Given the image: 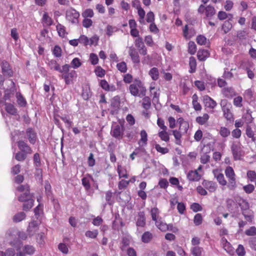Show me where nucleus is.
Returning <instances> with one entry per match:
<instances>
[{"instance_id":"obj_1","label":"nucleus","mask_w":256,"mask_h":256,"mask_svg":"<svg viewBox=\"0 0 256 256\" xmlns=\"http://www.w3.org/2000/svg\"><path fill=\"white\" fill-rule=\"evenodd\" d=\"M10 244L14 247L18 252L16 254V256H26V254H32L35 251L33 246L28 244L26 245L23 248L22 252L19 251L22 245V242L18 240H14L13 241H11Z\"/></svg>"},{"instance_id":"obj_2","label":"nucleus","mask_w":256,"mask_h":256,"mask_svg":"<svg viewBox=\"0 0 256 256\" xmlns=\"http://www.w3.org/2000/svg\"><path fill=\"white\" fill-rule=\"evenodd\" d=\"M130 93L134 96H138L142 98L145 96L146 88L142 82L139 80H135L134 82L130 86Z\"/></svg>"},{"instance_id":"obj_3","label":"nucleus","mask_w":256,"mask_h":256,"mask_svg":"<svg viewBox=\"0 0 256 256\" xmlns=\"http://www.w3.org/2000/svg\"><path fill=\"white\" fill-rule=\"evenodd\" d=\"M18 200L24 202L23 205V210H28L32 208L34 204V200L32 198V196L30 192H24L18 197Z\"/></svg>"},{"instance_id":"obj_4","label":"nucleus","mask_w":256,"mask_h":256,"mask_svg":"<svg viewBox=\"0 0 256 256\" xmlns=\"http://www.w3.org/2000/svg\"><path fill=\"white\" fill-rule=\"evenodd\" d=\"M225 174L228 180V188L231 190H234L236 186V174L233 168L231 166H228L225 170Z\"/></svg>"},{"instance_id":"obj_5","label":"nucleus","mask_w":256,"mask_h":256,"mask_svg":"<svg viewBox=\"0 0 256 256\" xmlns=\"http://www.w3.org/2000/svg\"><path fill=\"white\" fill-rule=\"evenodd\" d=\"M220 104L224 118L228 120L232 121L234 118L231 111L232 106L230 103L226 100H221Z\"/></svg>"},{"instance_id":"obj_6","label":"nucleus","mask_w":256,"mask_h":256,"mask_svg":"<svg viewBox=\"0 0 256 256\" xmlns=\"http://www.w3.org/2000/svg\"><path fill=\"white\" fill-rule=\"evenodd\" d=\"M198 12L200 14H203L204 13L206 18L210 19L216 12V10L214 7L212 6L208 5L206 7L203 5L200 4L198 8Z\"/></svg>"},{"instance_id":"obj_7","label":"nucleus","mask_w":256,"mask_h":256,"mask_svg":"<svg viewBox=\"0 0 256 256\" xmlns=\"http://www.w3.org/2000/svg\"><path fill=\"white\" fill-rule=\"evenodd\" d=\"M79 17V12L72 8H70L66 11V20L73 24H78Z\"/></svg>"},{"instance_id":"obj_8","label":"nucleus","mask_w":256,"mask_h":256,"mask_svg":"<svg viewBox=\"0 0 256 256\" xmlns=\"http://www.w3.org/2000/svg\"><path fill=\"white\" fill-rule=\"evenodd\" d=\"M231 150L235 160L240 159L242 154V147L240 142H234L231 146Z\"/></svg>"},{"instance_id":"obj_9","label":"nucleus","mask_w":256,"mask_h":256,"mask_svg":"<svg viewBox=\"0 0 256 256\" xmlns=\"http://www.w3.org/2000/svg\"><path fill=\"white\" fill-rule=\"evenodd\" d=\"M124 130L122 126L114 124L112 126L110 134L113 137L120 140L122 137Z\"/></svg>"},{"instance_id":"obj_10","label":"nucleus","mask_w":256,"mask_h":256,"mask_svg":"<svg viewBox=\"0 0 256 256\" xmlns=\"http://www.w3.org/2000/svg\"><path fill=\"white\" fill-rule=\"evenodd\" d=\"M40 224V222L38 220H33L29 224L27 228V232L30 236L34 235L38 230Z\"/></svg>"},{"instance_id":"obj_11","label":"nucleus","mask_w":256,"mask_h":256,"mask_svg":"<svg viewBox=\"0 0 256 256\" xmlns=\"http://www.w3.org/2000/svg\"><path fill=\"white\" fill-rule=\"evenodd\" d=\"M221 244L223 248L226 252L230 256H233L235 254V250L232 246V244L227 240L222 238L221 240Z\"/></svg>"},{"instance_id":"obj_12","label":"nucleus","mask_w":256,"mask_h":256,"mask_svg":"<svg viewBox=\"0 0 256 256\" xmlns=\"http://www.w3.org/2000/svg\"><path fill=\"white\" fill-rule=\"evenodd\" d=\"M212 173L215 178H216L218 183L222 186H226L227 182L225 180L224 174L220 172L218 169L214 170Z\"/></svg>"},{"instance_id":"obj_13","label":"nucleus","mask_w":256,"mask_h":256,"mask_svg":"<svg viewBox=\"0 0 256 256\" xmlns=\"http://www.w3.org/2000/svg\"><path fill=\"white\" fill-rule=\"evenodd\" d=\"M128 54L130 56L133 62L136 64H138L140 62V58L138 52L134 47L130 46L129 48Z\"/></svg>"},{"instance_id":"obj_14","label":"nucleus","mask_w":256,"mask_h":256,"mask_svg":"<svg viewBox=\"0 0 256 256\" xmlns=\"http://www.w3.org/2000/svg\"><path fill=\"white\" fill-rule=\"evenodd\" d=\"M204 188L210 192H214L217 188V184L215 182L204 180L202 183Z\"/></svg>"},{"instance_id":"obj_15","label":"nucleus","mask_w":256,"mask_h":256,"mask_svg":"<svg viewBox=\"0 0 256 256\" xmlns=\"http://www.w3.org/2000/svg\"><path fill=\"white\" fill-rule=\"evenodd\" d=\"M203 100L205 106L210 108H214L217 105L216 102L208 96H204Z\"/></svg>"},{"instance_id":"obj_16","label":"nucleus","mask_w":256,"mask_h":256,"mask_svg":"<svg viewBox=\"0 0 256 256\" xmlns=\"http://www.w3.org/2000/svg\"><path fill=\"white\" fill-rule=\"evenodd\" d=\"M18 146L19 149L26 154H31L32 152L31 148L22 140L19 141Z\"/></svg>"},{"instance_id":"obj_17","label":"nucleus","mask_w":256,"mask_h":256,"mask_svg":"<svg viewBox=\"0 0 256 256\" xmlns=\"http://www.w3.org/2000/svg\"><path fill=\"white\" fill-rule=\"evenodd\" d=\"M6 235L12 236V235H16L20 238L22 240H26L27 238V234L24 232H18L14 230H9L6 232Z\"/></svg>"},{"instance_id":"obj_18","label":"nucleus","mask_w":256,"mask_h":256,"mask_svg":"<svg viewBox=\"0 0 256 256\" xmlns=\"http://www.w3.org/2000/svg\"><path fill=\"white\" fill-rule=\"evenodd\" d=\"M136 224L138 226L144 227L146 225V218L144 212H140L138 214Z\"/></svg>"},{"instance_id":"obj_19","label":"nucleus","mask_w":256,"mask_h":256,"mask_svg":"<svg viewBox=\"0 0 256 256\" xmlns=\"http://www.w3.org/2000/svg\"><path fill=\"white\" fill-rule=\"evenodd\" d=\"M205 148V146L202 148L200 156V162L203 164L208 163L210 159V156L208 154V153L210 152V150L209 148L208 150L204 152Z\"/></svg>"},{"instance_id":"obj_20","label":"nucleus","mask_w":256,"mask_h":256,"mask_svg":"<svg viewBox=\"0 0 256 256\" xmlns=\"http://www.w3.org/2000/svg\"><path fill=\"white\" fill-rule=\"evenodd\" d=\"M100 86L104 90L107 91L114 92L116 90V86L114 85L109 84L105 80H100Z\"/></svg>"},{"instance_id":"obj_21","label":"nucleus","mask_w":256,"mask_h":256,"mask_svg":"<svg viewBox=\"0 0 256 256\" xmlns=\"http://www.w3.org/2000/svg\"><path fill=\"white\" fill-rule=\"evenodd\" d=\"M187 178L190 181H198L200 178V175L197 170H192L188 174Z\"/></svg>"},{"instance_id":"obj_22","label":"nucleus","mask_w":256,"mask_h":256,"mask_svg":"<svg viewBox=\"0 0 256 256\" xmlns=\"http://www.w3.org/2000/svg\"><path fill=\"white\" fill-rule=\"evenodd\" d=\"M155 224L158 228L162 232L168 231V226L166 222L162 220V218H160L158 220L155 222Z\"/></svg>"},{"instance_id":"obj_23","label":"nucleus","mask_w":256,"mask_h":256,"mask_svg":"<svg viewBox=\"0 0 256 256\" xmlns=\"http://www.w3.org/2000/svg\"><path fill=\"white\" fill-rule=\"evenodd\" d=\"M2 68L3 74L5 75L11 76L12 74V71L10 68V65L6 62H2Z\"/></svg>"},{"instance_id":"obj_24","label":"nucleus","mask_w":256,"mask_h":256,"mask_svg":"<svg viewBox=\"0 0 256 256\" xmlns=\"http://www.w3.org/2000/svg\"><path fill=\"white\" fill-rule=\"evenodd\" d=\"M198 59L200 61H204L209 56V53L206 50H200L197 54Z\"/></svg>"},{"instance_id":"obj_25","label":"nucleus","mask_w":256,"mask_h":256,"mask_svg":"<svg viewBox=\"0 0 256 256\" xmlns=\"http://www.w3.org/2000/svg\"><path fill=\"white\" fill-rule=\"evenodd\" d=\"M26 135L28 138L29 142L34 144L36 141V134L32 128H28L26 130Z\"/></svg>"},{"instance_id":"obj_26","label":"nucleus","mask_w":256,"mask_h":256,"mask_svg":"<svg viewBox=\"0 0 256 256\" xmlns=\"http://www.w3.org/2000/svg\"><path fill=\"white\" fill-rule=\"evenodd\" d=\"M12 86L10 89L6 90L4 92V100H9L10 98L11 97L12 95L14 94V92L15 90L14 88V83L12 82H10Z\"/></svg>"},{"instance_id":"obj_27","label":"nucleus","mask_w":256,"mask_h":256,"mask_svg":"<svg viewBox=\"0 0 256 256\" xmlns=\"http://www.w3.org/2000/svg\"><path fill=\"white\" fill-rule=\"evenodd\" d=\"M140 139L138 142V144L142 146L146 144L147 140H148V134L146 132V130H142L140 133Z\"/></svg>"},{"instance_id":"obj_28","label":"nucleus","mask_w":256,"mask_h":256,"mask_svg":"<svg viewBox=\"0 0 256 256\" xmlns=\"http://www.w3.org/2000/svg\"><path fill=\"white\" fill-rule=\"evenodd\" d=\"M149 75L154 80H156L159 78V71L158 68H152L148 72Z\"/></svg>"},{"instance_id":"obj_29","label":"nucleus","mask_w":256,"mask_h":256,"mask_svg":"<svg viewBox=\"0 0 256 256\" xmlns=\"http://www.w3.org/2000/svg\"><path fill=\"white\" fill-rule=\"evenodd\" d=\"M160 212L157 208H153L150 210V214L152 220L155 222L158 220Z\"/></svg>"},{"instance_id":"obj_30","label":"nucleus","mask_w":256,"mask_h":256,"mask_svg":"<svg viewBox=\"0 0 256 256\" xmlns=\"http://www.w3.org/2000/svg\"><path fill=\"white\" fill-rule=\"evenodd\" d=\"M48 64L50 70H54L58 72V70H60V65L56 60H48Z\"/></svg>"},{"instance_id":"obj_31","label":"nucleus","mask_w":256,"mask_h":256,"mask_svg":"<svg viewBox=\"0 0 256 256\" xmlns=\"http://www.w3.org/2000/svg\"><path fill=\"white\" fill-rule=\"evenodd\" d=\"M203 248L199 246H192L190 248L191 254L193 256H201Z\"/></svg>"},{"instance_id":"obj_32","label":"nucleus","mask_w":256,"mask_h":256,"mask_svg":"<svg viewBox=\"0 0 256 256\" xmlns=\"http://www.w3.org/2000/svg\"><path fill=\"white\" fill-rule=\"evenodd\" d=\"M230 18L226 20L222 26V30H224V34L228 33L232 28V24L230 20Z\"/></svg>"},{"instance_id":"obj_33","label":"nucleus","mask_w":256,"mask_h":256,"mask_svg":"<svg viewBox=\"0 0 256 256\" xmlns=\"http://www.w3.org/2000/svg\"><path fill=\"white\" fill-rule=\"evenodd\" d=\"M60 119L66 124V128L70 129L72 124V122L70 120V116L67 115H63L60 116Z\"/></svg>"},{"instance_id":"obj_34","label":"nucleus","mask_w":256,"mask_h":256,"mask_svg":"<svg viewBox=\"0 0 256 256\" xmlns=\"http://www.w3.org/2000/svg\"><path fill=\"white\" fill-rule=\"evenodd\" d=\"M238 204L242 211L248 210L250 208L248 202L246 200L242 198L239 200Z\"/></svg>"},{"instance_id":"obj_35","label":"nucleus","mask_w":256,"mask_h":256,"mask_svg":"<svg viewBox=\"0 0 256 256\" xmlns=\"http://www.w3.org/2000/svg\"><path fill=\"white\" fill-rule=\"evenodd\" d=\"M118 174L120 178H127L128 177V174H127L126 169L122 166L120 165H118Z\"/></svg>"},{"instance_id":"obj_36","label":"nucleus","mask_w":256,"mask_h":256,"mask_svg":"<svg viewBox=\"0 0 256 256\" xmlns=\"http://www.w3.org/2000/svg\"><path fill=\"white\" fill-rule=\"evenodd\" d=\"M209 118V116L207 114H204L202 116H198L196 118V122L202 125L206 122Z\"/></svg>"},{"instance_id":"obj_37","label":"nucleus","mask_w":256,"mask_h":256,"mask_svg":"<svg viewBox=\"0 0 256 256\" xmlns=\"http://www.w3.org/2000/svg\"><path fill=\"white\" fill-rule=\"evenodd\" d=\"M172 134L176 139L175 143L178 145H180L182 143V134L180 131L177 130H172Z\"/></svg>"},{"instance_id":"obj_38","label":"nucleus","mask_w":256,"mask_h":256,"mask_svg":"<svg viewBox=\"0 0 256 256\" xmlns=\"http://www.w3.org/2000/svg\"><path fill=\"white\" fill-rule=\"evenodd\" d=\"M152 238V234L149 232H144L142 236V240L144 243L149 242Z\"/></svg>"},{"instance_id":"obj_39","label":"nucleus","mask_w":256,"mask_h":256,"mask_svg":"<svg viewBox=\"0 0 256 256\" xmlns=\"http://www.w3.org/2000/svg\"><path fill=\"white\" fill-rule=\"evenodd\" d=\"M26 218V214L24 212H20L16 214L13 217V220L16 222H18L24 220Z\"/></svg>"},{"instance_id":"obj_40","label":"nucleus","mask_w":256,"mask_h":256,"mask_svg":"<svg viewBox=\"0 0 256 256\" xmlns=\"http://www.w3.org/2000/svg\"><path fill=\"white\" fill-rule=\"evenodd\" d=\"M6 106V110L9 114L14 115L16 113V109L14 108V106L8 103H5Z\"/></svg>"},{"instance_id":"obj_41","label":"nucleus","mask_w":256,"mask_h":256,"mask_svg":"<svg viewBox=\"0 0 256 256\" xmlns=\"http://www.w3.org/2000/svg\"><path fill=\"white\" fill-rule=\"evenodd\" d=\"M218 18L220 20H224L228 18L232 19V16L231 14H227L225 12L220 11L218 14Z\"/></svg>"},{"instance_id":"obj_42","label":"nucleus","mask_w":256,"mask_h":256,"mask_svg":"<svg viewBox=\"0 0 256 256\" xmlns=\"http://www.w3.org/2000/svg\"><path fill=\"white\" fill-rule=\"evenodd\" d=\"M158 135L160 139L164 142H167L170 140L169 135L168 132H166V130H162L160 132H159Z\"/></svg>"},{"instance_id":"obj_43","label":"nucleus","mask_w":256,"mask_h":256,"mask_svg":"<svg viewBox=\"0 0 256 256\" xmlns=\"http://www.w3.org/2000/svg\"><path fill=\"white\" fill-rule=\"evenodd\" d=\"M222 93L226 97L230 98L234 94V92L232 88H226L222 90Z\"/></svg>"},{"instance_id":"obj_44","label":"nucleus","mask_w":256,"mask_h":256,"mask_svg":"<svg viewBox=\"0 0 256 256\" xmlns=\"http://www.w3.org/2000/svg\"><path fill=\"white\" fill-rule=\"evenodd\" d=\"M142 108L145 110H148L151 106L150 99L148 96H146L142 99Z\"/></svg>"},{"instance_id":"obj_45","label":"nucleus","mask_w":256,"mask_h":256,"mask_svg":"<svg viewBox=\"0 0 256 256\" xmlns=\"http://www.w3.org/2000/svg\"><path fill=\"white\" fill-rule=\"evenodd\" d=\"M242 214L248 222H252L254 219L252 212L243 211L242 212Z\"/></svg>"},{"instance_id":"obj_46","label":"nucleus","mask_w":256,"mask_h":256,"mask_svg":"<svg viewBox=\"0 0 256 256\" xmlns=\"http://www.w3.org/2000/svg\"><path fill=\"white\" fill-rule=\"evenodd\" d=\"M219 134L223 138H226L230 135V132L228 128L223 126L220 128Z\"/></svg>"},{"instance_id":"obj_47","label":"nucleus","mask_w":256,"mask_h":256,"mask_svg":"<svg viewBox=\"0 0 256 256\" xmlns=\"http://www.w3.org/2000/svg\"><path fill=\"white\" fill-rule=\"evenodd\" d=\"M56 30L58 34L61 37H64L66 35L65 27L62 24H58L56 26Z\"/></svg>"},{"instance_id":"obj_48","label":"nucleus","mask_w":256,"mask_h":256,"mask_svg":"<svg viewBox=\"0 0 256 256\" xmlns=\"http://www.w3.org/2000/svg\"><path fill=\"white\" fill-rule=\"evenodd\" d=\"M28 154L22 151L17 152L15 155V158L18 161H24L26 158Z\"/></svg>"},{"instance_id":"obj_49","label":"nucleus","mask_w":256,"mask_h":256,"mask_svg":"<svg viewBox=\"0 0 256 256\" xmlns=\"http://www.w3.org/2000/svg\"><path fill=\"white\" fill-rule=\"evenodd\" d=\"M196 50V46L194 42H188V52L191 54H194Z\"/></svg>"},{"instance_id":"obj_50","label":"nucleus","mask_w":256,"mask_h":256,"mask_svg":"<svg viewBox=\"0 0 256 256\" xmlns=\"http://www.w3.org/2000/svg\"><path fill=\"white\" fill-rule=\"evenodd\" d=\"M16 98L18 104L21 106H25V105L26 104V100L22 96V95L20 93H17Z\"/></svg>"},{"instance_id":"obj_51","label":"nucleus","mask_w":256,"mask_h":256,"mask_svg":"<svg viewBox=\"0 0 256 256\" xmlns=\"http://www.w3.org/2000/svg\"><path fill=\"white\" fill-rule=\"evenodd\" d=\"M246 134L248 138H252V142H254L256 140L254 132L250 126H248L246 128Z\"/></svg>"},{"instance_id":"obj_52","label":"nucleus","mask_w":256,"mask_h":256,"mask_svg":"<svg viewBox=\"0 0 256 256\" xmlns=\"http://www.w3.org/2000/svg\"><path fill=\"white\" fill-rule=\"evenodd\" d=\"M190 72H195L196 66V60L194 58V57H190Z\"/></svg>"},{"instance_id":"obj_53","label":"nucleus","mask_w":256,"mask_h":256,"mask_svg":"<svg viewBox=\"0 0 256 256\" xmlns=\"http://www.w3.org/2000/svg\"><path fill=\"white\" fill-rule=\"evenodd\" d=\"M138 15L140 17L139 22L140 23L142 24L144 22V18L145 16V12L144 9L140 7V8L138 9Z\"/></svg>"},{"instance_id":"obj_54","label":"nucleus","mask_w":256,"mask_h":256,"mask_svg":"<svg viewBox=\"0 0 256 256\" xmlns=\"http://www.w3.org/2000/svg\"><path fill=\"white\" fill-rule=\"evenodd\" d=\"M43 22L48 26H50L52 24V19L48 16L46 12H44L42 16Z\"/></svg>"},{"instance_id":"obj_55","label":"nucleus","mask_w":256,"mask_h":256,"mask_svg":"<svg viewBox=\"0 0 256 256\" xmlns=\"http://www.w3.org/2000/svg\"><path fill=\"white\" fill-rule=\"evenodd\" d=\"M98 234V230H94L92 231L88 230L86 232L85 235L86 237L91 238H95Z\"/></svg>"},{"instance_id":"obj_56","label":"nucleus","mask_w":256,"mask_h":256,"mask_svg":"<svg viewBox=\"0 0 256 256\" xmlns=\"http://www.w3.org/2000/svg\"><path fill=\"white\" fill-rule=\"evenodd\" d=\"M52 54L56 58L60 57L62 56L61 48L58 46H54L52 50Z\"/></svg>"},{"instance_id":"obj_57","label":"nucleus","mask_w":256,"mask_h":256,"mask_svg":"<svg viewBox=\"0 0 256 256\" xmlns=\"http://www.w3.org/2000/svg\"><path fill=\"white\" fill-rule=\"evenodd\" d=\"M245 234L248 236H254L256 235V228L254 226L250 227L245 231Z\"/></svg>"},{"instance_id":"obj_58","label":"nucleus","mask_w":256,"mask_h":256,"mask_svg":"<svg viewBox=\"0 0 256 256\" xmlns=\"http://www.w3.org/2000/svg\"><path fill=\"white\" fill-rule=\"evenodd\" d=\"M118 69L122 72H125L127 70L126 63L124 62L118 63L116 65Z\"/></svg>"},{"instance_id":"obj_59","label":"nucleus","mask_w":256,"mask_h":256,"mask_svg":"<svg viewBox=\"0 0 256 256\" xmlns=\"http://www.w3.org/2000/svg\"><path fill=\"white\" fill-rule=\"evenodd\" d=\"M58 248L64 254H68V248L65 244L60 243L58 246Z\"/></svg>"},{"instance_id":"obj_60","label":"nucleus","mask_w":256,"mask_h":256,"mask_svg":"<svg viewBox=\"0 0 256 256\" xmlns=\"http://www.w3.org/2000/svg\"><path fill=\"white\" fill-rule=\"evenodd\" d=\"M79 43L82 44L84 46H86L89 44V39L84 35H81L79 38Z\"/></svg>"},{"instance_id":"obj_61","label":"nucleus","mask_w":256,"mask_h":256,"mask_svg":"<svg viewBox=\"0 0 256 256\" xmlns=\"http://www.w3.org/2000/svg\"><path fill=\"white\" fill-rule=\"evenodd\" d=\"M238 256H244L246 254V252L244 247L242 244H239L238 248L235 250Z\"/></svg>"},{"instance_id":"obj_62","label":"nucleus","mask_w":256,"mask_h":256,"mask_svg":"<svg viewBox=\"0 0 256 256\" xmlns=\"http://www.w3.org/2000/svg\"><path fill=\"white\" fill-rule=\"evenodd\" d=\"M82 64L80 60L78 58H74L72 62L71 65L74 68H79Z\"/></svg>"},{"instance_id":"obj_63","label":"nucleus","mask_w":256,"mask_h":256,"mask_svg":"<svg viewBox=\"0 0 256 256\" xmlns=\"http://www.w3.org/2000/svg\"><path fill=\"white\" fill-rule=\"evenodd\" d=\"M247 176L251 182L256 180V173L254 170H248L247 172Z\"/></svg>"},{"instance_id":"obj_64","label":"nucleus","mask_w":256,"mask_h":256,"mask_svg":"<svg viewBox=\"0 0 256 256\" xmlns=\"http://www.w3.org/2000/svg\"><path fill=\"white\" fill-rule=\"evenodd\" d=\"M248 244L250 248L256 251V237H253L248 240Z\"/></svg>"}]
</instances>
